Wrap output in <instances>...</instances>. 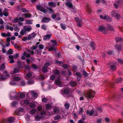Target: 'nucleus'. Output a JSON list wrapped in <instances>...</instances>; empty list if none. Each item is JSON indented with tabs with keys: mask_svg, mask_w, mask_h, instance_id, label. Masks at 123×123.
<instances>
[{
	"mask_svg": "<svg viewBox=\"0 0 123 123\" xmlns=\"http://www.w3.org/2000/svg\"><path fill=\"white\" fill-rule=\"evenodd\" d=\"M54 73L56 75H59L60 74L59 71L57 70H55L54 72Z\"/></svg>",
	"mask_w": 123,
	"mask_h": 123,
	"instance_id": "52",
	"label": "nucleus"
},
{
	"mask_svg": "<svg viewBox=\"0 0 123 123\" xmlns=\"http://www.w3.org/2000/svg\"><path fill=\"white\" fill-rule=\"evenodd\" d=\"M29 101L27 99L23 100L20 102V105L22 106H25L30 103Z\"/></svg>",
	"mask_w": 123,
	"mask_h": 123,
	"instance_id": "8",
	"label": "nucleus"
},
{
	"mask_svg": "<svg viewBox=\"0 0 123 123\" xmlns=\"http://www.w3.org/2000/svg\"><path fill=\"white\" fill-rule=\"evenodd\" d=\"M76 74L77 77V80L79 81L81 79L82 76V74L80 72H76Z\"/></svg>",
	"mask_w": 123,
	"mask_h": 123,
	"instance_id": "14",
	"label": "nucleus"
},
{
	"mask_svg": "<svg viewBox=\"0 0 123 123\" xmlns=\"http://www.w3.org/2000/svg\"><path fill=\"white\" fill-rule=\"evenodd\" d=\"M35 106L36 105L34 103H31L29 105L30 107L32 108H34Z\"/></svg>",
	"mask_w": 123,
	"mask_h": 123,
	"instance_id": "45",
	"label": "nucleus"
},
{
	"mask_svg": "<svg viewBox=\"0 0 123 123\" xmlns=\"http://www.w3.org/2000/svg\"><path fill=\"white\" fill-rule=\"evenodd\" d=\"M50 18L48 17H44L41 20V22H42L47 23L49 21Z\"/></svg>",
	"mask_w": 123,
	"mask_h": 123,
	"instance_id": "22",
	"label": "nucleus"
},
{
	"mask_svg": "<svg viewBox=\"0 0 123 123\" xmlns=\"http://www.w3.org/2000/svg\"><path fill=\"white\" fill-rule=\"evenodd\" d=\"M1 35L3 37H9L11 36L10 33L8 32L6 34L5 33H2L1 34Z\"/></svg>",
	"mask_w": 123,
	"mask_h": 123,
	"instance_id": "16",
	"label": "nucleus"
},
{
	"mask_svg": "<svg viewBox=\"0 0 123 123\" xmlns=\"http://www.w3.org/2000/svg\"><path fill=\"white\" fill-rule=\"evenodd\" d=\"M36 111V109H33L31 111L30 113L32 114H33L35 113Z\"/></svg>",
	"mask_w": 123,
	"mask_h": 123,
	"instance_id": "57",
	"label": "nucleus"
},
{
	"mask_svg": "<svg viewBox=\"0 0 123 123\" xmlns=\"http://www.w3.org/2000/svg\"><path fill=\"white\" fill-rule=\"evenodd\" d=\"M38 47L40 49H43L44 47L43 45L40 44L39 45Z\"/></svg>",
	"mask_w": 123,
	"mask_h": 123,
	"instance_id": "64",
	"label": "nucleus"
},
{
	"mask_svg": "<svg viewBox=\"0 0 123 123\" xmlns=\"http://www.w3.org/2000/svg\"><path fill=\"white\" fill-rule=\"evenodd\" d=\"M14 30L15 31L18 32L19 31L20 29L17 26H16L14 28Z\"/></svg>",
	"mask_w": 123,
	"mask_h": 123,
	"instance_id": "53",
	"label": "nucleus"
},
{
	"mask_svg": "<svg viewBox=\"0 0 123 123\" xmlns=\"http://www.w3.org/2000/svg\"><path fill=\"white\" fill-rule=\"evenodd\" d=\"M110 67L112 71H115L117 69V67L114 64H111L110 65Z\"/></svg>",
	"mask_w": 123,
	"mask_h": 123,
	"instance_id": "24",
	"label": "nucleus"
},
{
	"mask_svg": "<svg viewBox=\"0 0 123 123\" xmlns=\"http://www.w3.org/2000/svg\"><path fill=\"white\" fill-rule=\"evenodd\" d=\"M23 55L27 57H29L30 56V54L27 53L26 51H25L24 52Z\"/></svg>",
	"mask_w": 123,
	"mask_h": 123,
	"instance_id": "47",
	"label": "nucleus"
},
{
	"mask_svg": "<svg viewBox=\"0 0 123 123\" xmlns=\"http://www.w3.org/2000/svg\"><path fill=\"white\" fill-rule=\"evenodd\" d=\"M111 15L112 16L114 17L117 18H118L120 15L118 12L116 11H114L111 12Z\"/></svg>",
	"mask_w": 123,
	"mask_h": 123,
	"instance_id": "9",
	"label": "nucleus"
},
{
	"mask_svg": "<svg viewBox=\"0 0 123 123\" xmlns=\"http://www.w3.org/2000/svg\"><path fill=\"white\" fill-rule=\"evenodd\" d=\"M24 111V109L23 108H20L17 109L16 110V113H18L20 112H23Z\"/></svg>",
	"mask_w": 123,
	"mask_h": 123,
	"instance_id": "30",
	"label": "nucleus"
},
{
	"mask_svg": "<svg viewBox=\"0 0 123 123\" xmlns=\"http://www.w3.org/2000/svg\"><path fill=\"white\" fill-rule=\"evenodd\" d=\"M55 84L60 87H63V85L61 84V83L59 80H56L55 82Z\"/></svg>",
	"mask_w": 123,
	"mask_h": 123,
	"instance_id": "19",
	"label": "nucleus"
},
{
	"mask_svg": "<svg viewBox=\"0 0 123 123\" xmlns=\"http://www.w3.org/2000/svg\"><path fill=\"white\" fill-rule=\"evenodd\" d=\"M47 10L50 13L52 14L54 13L53 10L51 8L47 7Z\"/></svg>",
	"mask_w": 123,
	"mask_h": 123,
	"instance_id": "36",
	"label": "nucleus"
},
{
	"mask_svg": "<svg viewBox=\"0 0 123 123\" xmlns=\"http://www.w3.org/2000/svg\"><path fill=\"white\" fill-rule=\"evenodd\" d=\"M49 51H53V50H55L56 51V48L55 47L53 46H52V47H51L49 49Z\"/></svg>",
	"mask_w": 123,
	"mask_h": 123,
	"instance_id": "43",
	"label": "nucleus"
},
{
	"mask_svg": "<svg viewBox=\"0 0 123 123\" xmlns=\"http://www.w3.org/2000/svg\"><path fill=\"white\" fill-rule=\"evenodd\" d=\"M3 14L6 17L7 16L9 15L8 10L6 8H5L3 11Z\"/></svg>",
	"mask_w": 123,
	"mask_h": 123,
	"instance_id": "20",
	"label": "nucleus"
},
{
	"mask_svg": "<svg viewBox=\"0 0 123 123\" xmlns=\"http://www.w3.org/2000/svg\"><path fill=\"white\" fill-rule=\"evenodd\" d=\"M66 5L67 6L70 8H72L73 7L72 4L70 3V2H67L66 3Z\"/></svg>",
	"mask_w": 123,
	"mask_h": 123,
	"instance_id": "26",
	"label": "nucleus"
},
{
	"mask_svg": "<svg viewBox=\"0 0 123 123\" xmlns=\"http://www.w3.org/2000/svg\"><path fill=\"white\" fill-rule=\"evenodd\" d=\"M75 19L77 21L78 26L80 27H81V24L82 23V20L77 17L75 18Z\"/></svg>",
	"mask_w": 123,
	"mask_h": 123,
	"instance_id": "11",
	"label": "nucleus"
},
{
	"mask_svg": "<svg viewBox=\"0 0 123 123\" xmlns=\"http://www.w3.org/2000/svg\"><path fill=\"white\" fill-rule=\"evenodd\" d=\"M55 63L56 64H63V62L61 61H58L57 60H55Z\"/></svg>",
	"mask_w": 123,
	"mask_h": 123,
	"instance_id": "58",
	"label": "nucleus"
},
{
	"mask_svg": "<svg viewBox=\"0 0 123 123\" xmlns=\"http://www.w3.org/2000/svg\"><path fill=\"white\" fill-rule=\"evenodd\" d=\"M123 3V0H116V2L113 4L114 7L117 9L118 7Z\"/></svg>",
	"mask_w": 123,
	"mask_h": 123,
	"instance_id": "3",
	"label": "nucleus"
},
{
	"mask_svg": "<svg viewBox=\"0 0 123 123\" xmlns=\"http://www.w3.org/2000/svg\"><path fill=\"white\" fill-rule=\"evenodd\" d=\"M24 28L25 30L26 31L30 32L32 30V27L30 26H29L26 27V28L25 27Z\"/></svg>",
	"mask_w": 123,
	"mask_h": 123,
	"instance_id": "28",
	"label": "nucleus"
},
{
	"mask_svg": "<svg viewBox=\"0 0 123 123\" xmlns=\"http://www.w3.org/2000/svg\"><path fill=\"white\" fill-rule=\"evenodd\" d=\"M64 105L66 109H69V108L70 107L69 105V104L68 103H65V104H64Z\"/></svg>",
	"mask_w": 123,
	"mask_h": 123,
	"instance_id": "46",
	"label": "nucleus"
},
{
	"mask_svg": "<svg viewBox=\"0 0 123 123\" xmlns=\"http://www.w3.org/2000/svg\"><path fill=\"white\" fill-rule=\"evenodd\" d=\"M47 68L44 66L42 68L43 72L44 73H46L47 71Z\"/></svg>",
	"mask_w": 123,
	"mask_h": 123,
	"instance_id": "38",
	"label": "nucleus"
},
{
	"mask_svg": "<svg viewBox=\"0 0 123 123\" xmlns=\"http://www.w3.org/2000/svg\"><path fill=\"white\" fill-rule=\"evenodd\" d=\"M94 113V112L93 110H92L91 111L89 110L87 111L86 112V114L87 116H92Z\"/></svg>",
	"mask_w": 123,
	"mask_h": 123,
	"instance_id": "15",
	"label": "nucleus"
},
{
	"mask_svg": "<svg viewBox=\"0 0 123 123\" xmlns=\"http://www.w3.org/2000/svg\"><path fill=\"white\" fill-rule=\"evenodd\" d=\"M15 118L12 117H10L7 119V121L10 123H12L14 122Z\"/></svg>",
	"mask_w": 123,
	"mask_h": 123,
	"instance_id": "17",
	"label": "nucleus"
},
{
	"mask_svg": "<svg viewBox=\"0 0 123 123\" xmlns=\"http://www.w3.org/2000/svg\"><path fill=\"white\" fill-rule=\"evenodd\" d=\"M82 118L81 119V120L84 121L86 119V116L85 115H82Z\"/></svg>",
	"mask_w": 123,
	"mask_h": 123,
	"instance_id": "62",
	"label": "nucleus"
},
{
	"mask_svg": "<svg viewBox=\"0 0 123 123\" xmlns=\"http://www.w3.org/2000/svg\"><path fill=\"white\" fill-rule=\"evenodd\" d=\"M51 35L50 34H47L44 36L43 39L44 40H47L49 39L51 37Z\"/></svg>",
	"mask_w": 123,
	"mask_h": 123,
	"instance_id": "23",
	"label": "nucleus"
},
{
	"mask_svg": "<svg viewBox=\"0 0 123 123\" xmlns=\"http://www.w3.org/2000/svg\"><path fill=\"white\" fill-rule=\"evenodd\" d=\"M77 83L75 81H72L70 82V85L73 86H74L76 85Z\"/></svg>",
	"mask_w": 123,
	"mask_h": 123,
	"instance_id": "48",
	"label": "nucleus"
},
{
	"mask_svg": "<svg viewBox=\"0 0 123 123\" xmlns=\"http://www.w3.org/2000/svg\"><path fill=\"white\" fill-rule=\"evenodd\" d=\"M16 95L13 98H15L16 99L19 100H20L21 98H24L25 97V95L23 93H18L16 92Z\"/></svg>",
	"mask_w": 123,
	"mask_h": 123,
	"instance_id": "2",
	"label": "nucleus"
},
{
	"mask_svg": "<svg viewBox=\"0 0 123 123\" xmlns=\"http://www.w3.org/2000/svg\"><path fill=\"white\" fill-rule=\"evenodd\" d=\"M26 23L28 25L31 24H32V21L31 20H27L26 21Z\"/></svg>",
	"mask_w": 123,
	"mask_h": 123,
	"instance_id": "42",
	"label": "nucleus"
},
{
	"mask_svg": "<svg viewBox=\"0 0 123 123\" xmlns=\"http://www.w3.org/2000/svg\"><path fill=\"white\" fill-rule=\"evenodd\" d=\"M18 102L17 101H14L11 104V106L14 107L17 104Z\"/></svg>",
	"mask_w": 123,
	"mask_h": 123,
	"instance_id": "35",
	"label": "nucleus"
},
{
	"mask_svg": "<svg viewBox=\"0 0 123 123\" xmlns=\"http://www.w3.org/2000/svg\"><path fill=\"white\" fill-rule=\"evenodd\" d=\"M90 45L92 49L93 50H95V43L93 42H91L90 43Z\"/></svg>",
	"mask_w": 123,
	"mask_h": 123,
	"instance_id": "32",
	"label": "nucleus"
},
{
	"mask_svg": "<svg viewBox=\"0 0 123 123\" xmlns=\"http://www.w3.org/2000/svg\"><path fill=\"white\" fill-rule=\"evenodd\" d=\"M61 27L62 29L65 30L66 29V27L65 25H64L62 24H61Z\"/></svg>",
	"mask_w": 123,
	"mask_h": 123,
	"instance_id": "60",
	"label": "nucleus"
},
{
	"mask_svg": "<svg viewBox=\"0 0 123 123\" xmlns=\"http://www.w3.org/2000/svg\"><path fill=\"white\" fill-rule=\"evenodd\" d=\"M107 30L111 31H114V29L113 28L111 25H107Z\"/></svg>",
	"mask_w": 123,
	"mask_h": 123,
	"instance_id": "21",
	"label": "nucleus"
},
{
	"mask_svg": "<svg viewBox=\"0 0 123 123\" xmlns=\"http://www.w3.org/2000/svg\"><path fill=\"white\" fill-rule=\"evenodd\" d=\"M47 99L45 97H44L42 98V101L43 102L46 103L47 101Z\"/></svg>",
	"mask_w": 123,
	"mask_h": 123,
	"instance_id": "59",
	"label": "nucleus"
},
{
	"mask_svg": "<svg viewBox=\"0 0 123 123\" xmlns=\"http://www.w3.org/2000/svg\"><path fill=\"white\" fill-rule=\"evenodd\" d=\"M115 47L116 48L118 51L120 50L121 48V46L119 45H116Z\"/></svg>",
	"mask_w": 123,
	"mask_h": 123,
	"instance_id": "49",
	"label": "nucleus"
},
{
	"mask_svg": "<svg viewBox=\"0 0 123 123\" xmlns=\"http://www.w3.org/2000/svg\"><path fill=\"white\" fill-rule=\"evenodd\" d=\"M61 117V116L59 115H57L54 117V119L55 120H58L60 119Z\"/></svg>",
	"mask_w": 123,
	"mask_h": 123,
	"instance_id": "40",
	"label": "nucleus"
},
{
	"mask_svg": "<svg viewBox=\"0 0 123 123\" xmlns=\"http://www.w3.org/2000/svg\"><path fill=\"white\" fill-rule=\"evenodd\" d=\"M27 96L30 99L32 98V97L35 98L37 97V94L36 92H30L27 93Z\"/></svg>",
	"mask_w": 123,
	"mask_h": 123,
	"instance_id": "4",
	"label": "nucleus"
},
{
	"mask_svg": "<svg viewBox=\"0 0 123 123\" xmlns=\"http://www.w3.org/2000/svg\"><path fill=\"white\" fill-rule=\"evenodd\" d=\"M20 74H18V75H16L14 77L13 79L14 80L16 81H18L20 80V78L19 77H18L20 76Z\"/></svg>",
	"mask_w": 123,
	"mask_h": 123,
	"instance_id": "27",
	"label": "nucleus"
},
{
	"mask_svg": "<svg viewBox=\"0 0 123 123\" xmlns=\"http://www.w3.org/2000/svg\"><path fill=\"white\" fill-rule=\"evenodd\" d=\"M23 15H24L25 16L26 18H30L31 17V14L30 13H25Z\"/></svg>",
	"mask_w": 123,
	"mask_h": 123,
	"instance_id": "39",
	"label": "nucleus"
},
{
	"mask_svg": "<svg viewBox=\"0 0 123 123\" xmlns=\"http://www.w3.org/2000/svg\"><path fill=\"white\" fill-rule=\"evenodd\" d=\"M100 1L102 2L103 3L105 2V1L104 0H97L95 1V3L98 4L99 3Z\"/></svg>",
	"mask_w": 123,
	"mask_h": 123,
	"instance_id": "51",
	"label": "nucleus"
},
{
	"mask_svg": "<svg viewBox=\"0 0 123 123\" xmlns=\"http://www.w3.org/2000/svg\"><path fill=\"white\" fill-rule=\"evenodd\" d=\"M87 11L88 12V13H91L92 10L91 8L88 5L87 6Z\"/></svg>",
	"mask_w": 123,
	"mask_h": 123,
	"instance_id": "41",
	"label": "nucleus"
},
{
	"mask_svg": "<svg viewBox=\"0 0 123 123\" xmlns=\"http://www.w3.org/2000/svg\"><path fill=\"white\" fill-rule=\"evenodd\" d=\"M18 66L20 68H22V65H21V62L19 61L17 62Z\"/></svg>",
	"mask_w": 123,
	"mask_h": 123,
	"instance_id": "63",
	"label": "nucleus"
},
{
	"mask_svg": "<svg viewBox=\"0 0 123 123\" xmlns=\"http://www.w3.org/2000/svg\"><path fill=\"white\" fill-rule=\"evenodd\" d=\"M34 81L33 80H28L27 81V83L29 85L32 84L34 83Z\"/></svg>",
	"mask_w": 123,
	"mask_h": 123,
	"instance_id": "50",
	"label": "nucleus"
},
{
	"mask_svg": "<svg viewBox=\"0 0 123 123\" xmlns=\"http://www.w3.org/2000/svg\"><path fill=\"white\" fill-rule=\"evenodd\" d=\"M51 105L50 104H47L46 105V110H47L49 109L51 107Z\"/></svg>",
	"mask_w": 123,
	"mask_h": 123,
	"instance_id": "54",
	"label": "nucleus"
},
{
	"mask_svg": "<svg viewBox=\"0 0 123 123\" xmlns=\"http://www.w3.org/2000/svg\"><path fill=\"white\" fill-rule=\"evenodd\" d=\"M5 27L6 28V30H10V31H12L13 30V27L10 26L9 25H6L5 26Z\"/></svg>",
	"mask_w": 123,
	"mask_h": 123,
	"instance_id": "29",
	"label": "nucleus"
},
{
	"mask_svg": "<svg viewBox=\"0 0 123 123\" xmlns=\"http://www.w3.org/2000/svg\"><path fill=\"white\" fill-rule=\"evenodd\" d=\"M51 42L53 43L54 44H52V46L55 47V46H56L57 44V42L55 40H51Z\"/></svg>",
	"mask_w": 123,
	"mask_h": 123,
	"instance_id": "37",
	"label": "nucleus"
},
{
	"mask_svg": "<svg viewBox=\"0 0 123 123\" xmlns=\"http://www.w3.org/2000/svg\"><path fill=\"white\" fill-rule=\"evenodd\" d=\"M70 92V90L67 89H64L63 91V93L65 94H67L68 93Z\"/></svg>",
	"mask_w": 123,
	"mask_h": 123,
	"instance_id": "44",
	"label": "nucleus"
},
{
	"mask_svg": "<svg viewBox=\"0 0 123 123\" xmlns=\"http://www.w3.org/2000/svg\"><path fill=\"white\" fill-rule=\"evenodd\" d=\"M37 34L35 32H33L28 36V40H30L32 39L35 37L36 36Z\"/></svg>",
	"mask_w": 123,
	"mask_h": 123,
	"instance_id": "10",
	"label": "nucleus"
},
{
	"mask_svg": "<svg viewBox=\"0 0 123 123\" xmlns=\"http://www.w3.org/2000/svg\"><path fill=\"white\" fill-rule=\"evenodd\" d=\"M19 69L18 68H16L14 69V71L13 72V74L16 73L18 72Z\"/></svg>",
	"mask_w": 123,
	"mask_h": 123,
	"instance_id": "56",
	"label": "nucleus"
},
{
	"mask_svg": "<svg viewBox=\"0 0 123 123\" xmlns=\"http://www.w3.org/2000/svg\"><path fill=\"white\" fill-rule=\"evenodd\" d=\"M26 32L25 30L24 29H22L21 30L20 32V34L21 35H23L26 33Z\"/></svg>",
	"mask_w": 123,
	"mask_h": 123,
	"instance_id": "34",
	"label": "nucleus"
},
{
	"mask_svg": "<svg viewBox=\"0 0 123 123\" xmlns=\"http://www.w3.org/2000/svg\"><path fill=\"white\" fill-rule=\"evenodd\" d=\"M98 31L102 32L104 34L106 33L107 32V30L105 29L104 26L101 25L99 26Z\"/></svg>",
	"mask_w": 123,
	"mask_h": 123,
	"instance_id": "6",
	"label": "nucleus"
},
{
	"mask_svg": "<svg viewBox=\"0 0 123 123\" xmlns=\"http://www.w3.org/2000/svg\"><path fill=\"white\" fill-rule=\"evenodd\" d=\"M3 73L5 74L6 76H4L2 75H0V80H5L9 77V74L6 71H5Z\"/></svg>",
	"mask_w": 123,
	"mask_h": 123,
	"instance_id": "5",
	"label": "nucleus"
},
{
	"mask_svg": "<svg viewBox=\"0 0 123 123\" xmlns=\"http://www.w3.org/2000/svg\"><path fill=\"white\" fill-rule=\"evenodd\" d=\"M5 63H2L0 66V69L1 70L3 71V70L5 68Z\"/></svg>",
	"mask_w": 123,
	"mask_h": 123,
	"instance_id": "31",
	"label": "nucleus"
},
{
	"mask_svg": "<svg viewBox=\"0 0 123 123\" xmlns=\"http://www.w3.org/2000/svg\"><path fill=\"white\" fill-rule=\"evenodd\" d=\"M95 94V92L94 91L90 89L87 91L86 95V96L87 98H92L94 96Z\"/></svg>",
	"mask_w": 123,
	"mask_h": 123,
	"instance_id": "1",
	"label": "nucleus"
},
{
	"mask_svg": "<svg viewBox=\"0 0 123 123\" xmlns=\"http://www.w3.org/2000/svg\"><path fill=\"white\" fill-rule=\"evenodd\" d=\"M37 9L38 10H39L41 12H43L44 13H46L47 12L46 10L41 5H37L36 6Z\"/></svg>",
	"mask_w": 123,
	"mask_h": 123,
	"instance_id": "7",
	"label": "nucleus"
},
{
	"mask_svg": "<svg viewBox=\"0 0 123 123\" xmlns=\"http://www.w3.org/2000/svg\"><path fill=\"white\" fill-rule=\"evenodd\" d=\"M32 72H30L27 74L26 75L25 79L27 80L30 79L32 76Z\"/></svg>",
	"mask_w": 123,
	"mask_h": 123,
	"instance_id": "12",
	"label": "nucleus"
},
{
	"mask_svg": "<svg viewBox=\"0 0 123 123\" xmlns=\"http://www.w3.org/2000/svg\"><path fill=\"white\" fill-rule=\"evenodd\" d=\"M13 53V51L11 49H9L8 52V53L9 54H11Z\"/></svg>",
	"mask_w": 123,
	"mask_h": 123,
	"instance_id": "61",
	"label": "nucleus"
},
{
	"mask_svg": "<svg viewBox=\"0 0 123 123\" xmlns=\"http://www.w3.org/2000/svg\"><path fill=\"white\" fill-rule=\"evenodd\" d=\"M61 20V18L59 16L58 14H57V17H56V18L55 20L56 21H58L60 20Z\"/></svg>",
	"mask_w": 123,
	"mask_h": 123,
	"instance_id": "55",
	"label": "nucleus"
},
{
	"mask_svg": "<svg viewBox=\"0 0 123 123\" xmlns=\"http://www.w3.org/2000/svg\"><path fill=\"white\" fill-rule=\"evenodd\" d=\"M123 79L122 77H119L117 78L115 81V82L117 83H120L122 81Z\"/></svg>",
	"mask_w": 123,
	"mask_h": 123,
	"instance_id": "25",
	"label": "nucleus"
},
{
	"mask_svg": "<svg viewBox=\"0 0 123 123\" xmlns=\"http://www.w3.org/2000/svg\"><path fill=\"white\" fill-rule=\"evenodd\" d=\"M84 112L83 109L81 108H80L77 111V113L78 115H82Z\"/></svg>",
	"mask_w": 123,
	"mask_h": 123,
	"instance_id": "13",
	"label": "nucleus"
},
{
	"mask_svg": "<svg viewBox=\"0 0 123 123\" xmlns=\"http://www.w3.org/2000/svg\"><path fill=\"white\" fill-rule=\"evenodd\" d=\"M116 41L117 42H122L123 40V38H122L118 37L116 38Z\"/></svg>",
	"mask_w": 123,
	"mask_h": 123,
	"instance_id": "33",
	"label": "nucleus"
},
{
	"mask_svg": "<svg viewBox=\"0 0 123 123\" xmlns=\"http://www.w3.org/2000/svg\"><path fill=\"white\" fill-rule=\"evenodd\" d=\"M53 111L54 113L56 114H59L60 112L59 108L56 107L54 108Z\"/></svg>",
	"mask_w": 123,
	"mask_h": 123,
	"instance_id": "18",
	"label": "nucleus"
}]
</instances>
